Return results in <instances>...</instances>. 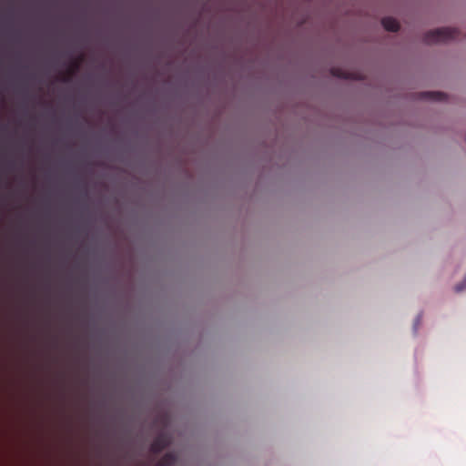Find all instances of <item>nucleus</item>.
Returning a JSON list of instances; mask_svg holds the SVG:
<instances>
[{"mask_svg": "<svg viewBox=\"0 0 466 466\" xmlns=\"http://www.w3.org/2000/svg\"><path fill=\"white\" fill-rule=\"evenodd\" d=\"M459 31L455 28L442 27L431 30L424 35L423 41L426 44L444 43L450 40L457 39Z\"/></svg>", "mask_w": 466, "mask_h": 466, "instance_id": "nucleus-1", "label": "nucleus"}, {"mask_svg": "<svg viewBox=\"0 0 466 466\" xmlns=\"http://www.w3.org/2000/svg\"><path fill=\"white\" fill-rule=\"evenodd\" d=\"M170 437L166 433L157 435L151 444V451L159 453L170 444Z\"/></svg>", "mask_w": 466, "mask_h": 466, "instance_id": "nucleus-2", "label": "nucleus"}, {"mask_svg": "<svg viewBox=\"0 0 466 466\" xmlns=\"http://www.w3.org/2000/svg\"><path fill=\"white\" fill-rule=\"evenodd\" d=\"M84 57L81 55L77 59L73 60L69 66L67 67L66 74L62 77V81L67 83L71 81L72 77L76 74L79 70L80 64L82 63Z\"/></svg>", "mask_w": 466, "mask_h": 466, "instance_id": "nucleus-3", "label": "nucleus"}, {"mask_svg": "<svg viewBox=\"0 0 466 466\" xmlns=\"http://www.w3.org/2000/svg\"><path fill=\"white\" fill-rule=\"evenodd\" d=\"M383 27L390 32H397L400 29L398 21L392 17H384L381 20Z\"/></svg>", "mask_w": 466, "mask_h": 466, "instance_id": "nucleus-4", "label": "nucleus"}, {"mask_svg": "<svg viewBox=\"0 0 466 466\" xmlns=\"http://www.w3.org/2000/svg\"><path fill=\"white\" fill-rule=\"evenodd\" d=\"M420 97L423 99L442 101L446 98V96L441 92H423L420 94Z\"/></svg>", "mask_w": 466, "mask_h": 466, "instance_id": "nucleus-5", "label": "nucleus"}, {"mask_svg": "<svg viewBox=\"0 0 466 466\" xmlns=\"http://www.w3.org/2000/svg\"><path fill=\"white\" fill-rule=\"evenodd\" d=\"M177 457L173 453L165 454L158 461V466H173L176 463Z\"/></svg>", "mask_w": 466, "mask_h": 466, "instance_id": "nucleus-6", "label": "nucleus"}, {"mask_svg": "<svg viewBox=\"0 0 466 466\" xmlns=\"http://www.w3.org/2000/svg\"><path fill=\"white\" fill-rule=\"evenodd\" d=\"M330 74L333 76H336V77H339V78H343V79H352V78H356L355 76H353V74H350V73H348V72H345L344 70L340 69V68H337V67H333L331 70H330Z\"/></svg>", "mask_w": 466, "mask_h": 466, "instance_id": "nucleus-7", "label": "nucleus"}, {"mask_svg": "<svg viewBox=\"0 0 466 466\" xmlns=\"http://www.w3.org/2000/svg\"><path fill=\"white\" fill-rule=\"evenodd\" d=\"M464 288H466V276H465L464 280L461 283L455 286V291L461 292Z\"/></svg>", "mask_w": 466, "mask_h": 466, "instance_id": "nucleus-8", "label": "nucleus"}]
</instances>
